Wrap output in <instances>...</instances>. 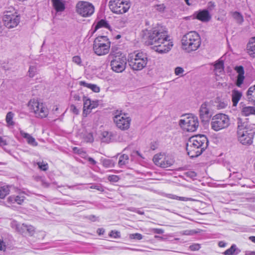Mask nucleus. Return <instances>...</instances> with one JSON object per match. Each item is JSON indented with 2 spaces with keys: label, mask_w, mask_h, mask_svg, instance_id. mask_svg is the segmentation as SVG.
I'll return each instance as SVG.
<instances>
[{
  "label": "nucleus",
  "mask_w": 255,
  "mask_h": 255,
  "mask_svg": "<svg viewBox=\"0 0 255 255\" xmlns=\"http://www.w3.org/2000/svg\"><path fill=\"white\" fill-rule=\"evenodd\" d=\"M149 45H154L153 49L159 53L168 52L173 46L172 42L168 40L166 31L161 26H157L144 32Z\"/></svg>",
  "instance_id": "obj_1"
},
{
  "label": "nucleus",
  "mask_w": 255,
  "mask_h": 255,
  "mask_svg": "<svg viewBox=\"0 0 255 255\" xmlns=\"http://www.w3.org/2000/svg\"><path fill=\"white\" fill-rule=\"evenodd\" d=\"M208 142L207 138L204 135L191 137L186 144L188 155L191 158L198 156L207 147Z\"/></svg>",
  "instance_id": "obj_2"
},
{
  "label": "nucleus",
  "mask_w": 255,
  "mask_h": 255,
  "mask_svg": "<svg viewBox=\"0 0 255 255\" xmlns=\"http://www.w3.org/2000/svg\"><path fill=\"white\" fill-rule=\"evenodd\" d=\"M182 49L189 53L197 50L201 45L200 35L191 31L184 35L181 39Z\"/></svg>",
  "instance_id": "obj_3"
},
{
  "label": "nucleus",
  "mask_w": 255,
  "mask_h": 255,
  "mask_svg": "<svg viewBox=\"0 0 255 255\" xmlns=\"http://www.w3.org/2000/svg\"><path fill=\"white\" fill-rule=\"evenodd\" d=\"M108 58L111 60L110 66L113 71L121 73L125 70L127 59L121 52L115 53L112 48Z\"/></svg>",
  "instance_id": "obj_4"
},
{
  "label": "nucleus",
  "mask_w": 255,
  "mask_h": 255,
  "mask_svg": "<svg viewBox=\"0 0 255 255\" xmlns=\"http://www.w3.org/2000/svg\"><path fill=\"white\" fill-rule=\"evenodd\" d=\"M110 46L111 42L107 36H100L94 40L93 50L98 56L105 55L109 52Z\"/></svg>",
  "instance_id": "obj_5"
},
{
  "label": "nucleus",
  "mask_w": 255,
  "mask_h": 255,
  "mask_svg": "<svg viewBox=\"0 0 255 255\" xmlns=\"http://www.w3.org/2000/svg\"><path fill=\"white\" fill-rule=\"evenodd\" d=\"M130 67L135 71H139L144 68L147 62V57L145 53L138 52L130 56L128 59Z\"/></svg>",
  "instance_id": "obj_6"
},
{
  "label": "nucleus",
  "mask_w": 255,
  "mask_h": 255,
  "mask_svg": "<svg viewBox=\"0 0 255 255\" xmlns=\"http://www.w3.org/2000/svg\"><path fill=\"white\" fill-rule=\"evenodd\" d=\"M230 124L229 117L224 114H218L213 116L210 124L212 129L216 131L227 128Z\"/></svg>",
  "instance_id": "obj_7"
},
{
  "label": "nucleus",
  "mask_w": 255,
  "mask_h": 255,
  "mask_svg": "<svg viewBox=\"0 0 255 255\" xmlns=\"http://www.w3.org/2000/svg\"><path fill=\"white\" fill-rule=\"evenodd\" d=\"M109 6L111 11L116 14L127 12L130 7L129 0H110Z\"/></svg>",
  "instance_id": "obj_8"
},
{
  "label": "nucleus",
  "mask_w": 255,
  "mask_h": 255,
  "mask_svg": "<svg viewBox=\"0 0 255 255\" xmlns=\"http://www.w3.org/2000/svg\"><path fill=\"white\" fill-rule=\"evenodd\" d=\"M214 111L213 101H205L203 103L199 109V116L202 122H208L214 114Z\"/></svg>",
  "instance_id": "obj_9"
},
{
  "label": "nucleus",
  "mask_w": 255,
  "mask_h": 255,
  "mask_svg": "<svg viewBox=\"0 0 255 255\" xmlns=\"http://www.w3.org/2000/svg\"><path fill=\"white\" fill-rule=\"evenodd\" d=\"M4 26L7 28L15 27L20 22V15L14 10L6 11L3 13L2 17Z\"/></svg>",
  "instance_id": "obj_10"
},
{
  "label": "nucleus",
  "mask_w": 255,
  "mask_h": 255,
  "mask_svg": "<svg viewBox=\"0 0 255 255\" xmlns=\"http://www.w3.org/2000/svg\"><path fill=\"white\" fill-rule=\"evenodd\" d=\"M76 12L84 17L91 16L94 12L95 7L92 3L87 1H79L75 6Z\"/></svg>",
  "instance_id": "obj_11"
},
{
  "label": "nucleus",
  "mask_w": 255,
  "mask_h": 255,
  "mask_svg": "<svg viewBox=\"0 0 255 255\" xmlns=\"http://www.w3.org/2000/svg\"><path fill=\"white\" fill-rule=\"evenodd\" d=\"M28 107L37 118H45L48 115V109L44 106L43 103H39L36 100H31L28 103Z\"/></svg>",
  "instance_id": "obj_12"
},
{
  "label": "nucleus",
  "mask_w": 255,
  "mask_h": 255,
  "mask_svg": "<svg viewBox=\"0 0 255 255\" xmlns=\"http://www.w3.org/2000/svg\"><path fill=\"white\" fill-rule=\"evenodd\" d=\"M114 121L119 128L125 130L129 128L131 119L128 114L117 111L114 117Z\"/></svg>",
  "instance_id": "obj_13"
},
{
  "label": "nucleus",
  "mask_w": 255,
  "mask_h": 255,
  "mask_svg": "<svg viewBox=\"0 0 255 255\" xmlns=\"http://www.w3.org/2000/svg\"><path fill=\"white\" fill-rule=\"evenodd\" d=\"M181 127L187 131H195L199 126L198 119L195 116H188L179 121Z\"/></svg>",
  "instance_id": "obj_14"
},
{
  "label": "nucleus",
  "mask_w": 255,
  "mask_h": 255,
  "mask_svg": "<svg viewBox=\"0 0 255 255\" xmlns=\"http://www.w3.org/2000/svg\"><path fill=\"white\" fill-rule=\"evenodd\" d=\"M153 161L155 165L162 168L170 167L174 162V160L171 156L161 153L155 154L153 156Z\"/></svg>",
  "instance_id": "obj_15"
},
{
  "label": "nucleus",
  "mask_w": 255,
  "mask_h": 255,
  "mask_svg": "<svg viewBox=\"0 0 255 255\" xmlns=\"http://www.w3.org/2000/svg\"><path fill=\"white\" fill-rule=\"evenodd\" d=\"M11 227L23 236H32L35 233V228L33 226L25 224H18L15 221L11 223Z\"/></svg>",
  "instance_id": "obj_16"
},
{
  "label": "nucleus",
  "mask_w": 255,
  "mask_h": 255,
  "mask_svg": "<svg viewBox=\"0 0 255 255\" xmlns=\"http://www.w3.org/2000/svg\"><path fill=\"white\" fill-rule=\"evenodd\" d=\"M255 133L252 129L238 132V139L242 144L250 145L253 142Z\"/></svg>",
  "instance_id": "obj_17"
},
{
  "label": "nucleus",
  "mask_w": 255,
  "mask_h": 255,
  "mask_svg": "<svg viewBox=\"0 0 255 255\" xmlns=\"http://www.w3.org/2000/svg\"><path fill=\"white\" fill-rule=\"evenodd\" d=\"M193 18L197 19L203 22L209 21L212 18L211 15L210 14L207 9L199 10L194 13Z\"/></svg>",
  "instance_id": "obj_18"
},
{
  "label": "nucleus",
  "mask_w": 255,
  "mask_h": 255,
  "mask_svg": "<svg viewBox=\"0 0 255 255\" xmlns=\"http://www.w3.org/2000/svg\"><path fill=\"white\" fill-rule=\"evenodd\" d=\"M251 129L250 125L247 119L237 118V132Z\"/></svg>",
  "instance_id": "obj_19"
},
{
  "label": "nucleus",
  "mask_w": 255,
  "mask_h": 255,
  "mask_svg": "<svg viewBox=\"0 0 255 255\" xmlns=\"http://www.w3.org/2000/svg\"><path fill=\"white\" fill-rule=\"evenodd\" d=\"M235 70L238 73L237 80V85L240 87L243 83L244 77V69L242 66H236Z\"/></svg>",
  "instance_id": "obj_20"
},
{
  "label": "nucleus",
  "mask_w": 255,
  "mask_h": 255,
  "mask_svg": "<svg viewBox=\"0 0 255 255\" xmlns=\"http://www.w3.org/2000/svg\"><path fill=\"white\" fill-rule=\"evenodd\" d=\"M20 134L21 136L26 139L27 142L29 144L33 146H36L38 145V143L36 141L35 138L29 133H26L23 130H20Z\"/></svg>",
  "instance_id": "obj_21"
},
{
  "label": "nucleus",
  "mask_w": 255,
  "mask_h": 255,
  "mask_svg": "<svg viewBox=\"0 0 255 255\" xmlns=\"http://www.w3.org/2000/svg\"><path fill=\"white\" fill-rule=\"evenodd\" d=\"M53 6L57 12H62L65 9L64 1L62 0H51Z\"/></svg>",
  "instance_id": "obj_22"
},
{
  "label": "nucleus",
  "mask_w": 255,
  "mask_h": 255,
  "mask_svg": "<svg viewBox=\"0 0 255 255\" xmlns=\"http://www.w3.org/2000/svg\"><path fill=\"white\" fill-rule=\"evenodd\" d=\"M25 197L22 195L10 196L7 198V201L10 203H17L21 205L24 201Z\"/></svg>",
  "instance_id": "obj_23"
},
{
  "label": "nucleus",
  "mask_w": 255,
  "mask_h": 255,
  "mask_svg": "<svg viewBox=\"0 0 255 255\" xmlns=\"http://www.w3.org/2000/svg\"><path fill=\"white\" fill-rule=\"evenodd\" d=\"M79 84L81 86L87 87L92 90L93 92L98 93L100 92V88L96 84L88 83L85 81L79 82Z\"/></svg>",
  "instance_id": "obj_24"
},
{
  "label": "nucleus",
  "mask_w": 255,
  "mask_h": 255,
  "mask_svg": "<svg viewBox=\"0 0 255 255\" xmlns=\"http://www.w3.org/2000/svg\"><path fill=\"white\" fill-rule=\"evenodd\" d=\"M247 98L250 102L255 105V85L251 87L247 92Z\"/></svg>",
  "instance_id": "obj_25"
},
{
  "label": "nucleus",
  "mask_w": 255,
  "mask_h": 255,
  "mask_svg": "<svg viewBox=\"0 0 255 255\" xmlns=\"http://www.w3.org/2000/svg\"><path fill=\"white\" fill-rule=\"evenodd\" d=\"M242 113L245 116H249L251 115H255V107L252 106L244 107L242 110Z\"/></svg>",
  "instance_id": "obj_26"
},
{
  "label": "nucleus",
  "mask_w": 255,
  "mask_h": 255,
  "mask_svg": "<svg viewBox=\"0 0 255 255\" xmlns=\"http://www.w3.org/2000/svg\"><path fill=\"white\" fill-rule=\"evenodd\" d=\"M241 251L238 249L235 245H232L231 247L223 254L224 255H234L238 254Z\"/></svg>",
  "instance_id": "obj_27"
},
{
  "label": "nucleus",
  "mask_w": 255,
  "mask_h": 255,
  "mask_svg": "<svg viewBox=\"0 0 255 255\" xmlns=\"http://www.w3.org/2000/svg\"><path fill=\"white\" fill-rule=\"evenodd\" d=\"M214 71L217 75H219L224 71V63L219 61L214 64Z\"/></svg>",
  "instance_id": "obj_28"
},
{
  "label": "nucleus",
  "mask_w": 255,
  "mask_h": 255,
  "mask_svg": "<svg viewBox=\"0 0 255 255\" xmlns=\"http://www.w3.org/2000/svg\"><path fill=\"white\" fill-rule=\"evenodd\" d=\"M242 96V93L237 90L232 92V102L233 106H236Z\"/></svg>",
  "instance_id": "obj_29"
},
{
  "label": "nucleus",
  "mask_w": 255,
  "mask_h": 255,
  "mask_svg": "<svg viewBox=\"0 0 255 255\" xmlns=\"http://www.w3.org/2000/svg\"><path fill=\"white\" fill-rule=\"evenodd\" d=\"M231 14L233 18L236 21L237 23L239 24H242L243 23L244 19L243 16L241 13L238 11H234L231 12Z\"/></svg>",
  "instance_id": "obj_30"
},
{
  "label": "nucleus",
  "mask_w": 255,
  "mask_h": 255,
  "mask_svg": "<svg viewBox=\"0 0 255 255\" xmlns=\"http://www.w3.org/2000/svg\"><path fill=\"white\" fill-rule=\"evenodd\" d=\"M129 157L127 154H124L120 156L118 162L119 167H122L124 165L127 164L128 163Z\"/></svg>",
  "instance_id": "obj_31"
},
{
  "label": "nucleus",
  "mask_w": 255,
  "mask_h": 255,
  "mask_svg": "<svg viewBox=\"0 0 255 255\" xmlns=\"http://www.w3.org/2000/svg\"><path fill=\"white\" fill-rule=\"evenodd\" d=\"M102 135V139L103 142H110L112 141L113 136L111 132L105 131L103 132Z\"/></svg>",
  "instance_id": "obj_32"
},
{
  "label": "nucleus",
  "mask_w": 255,
  "mask_h": 255,
  "mask_svg": "<svg viewBox=\"0 0 255 255\" xmlns=\"http://www.w3.org/2000/svg\"><path fill=\"white\" fill-rule=\"evenodd\" d=\"M101 27H105L108 29H110V26L108 23L107 21L105 19H101L97 22L95 26V30Z\"/></svg>",
  "instance_id": "obj_33"
},
{
  "label": "nucleus",
  "mask_w": 255,
  "mask_h": 255,
  "mask_svg": "<svg viewBox=\"0 0 255 255\" xmlns=\"http://www.w3.org/2000/svg\"><path fill=\"white\" fill-rule=\"evenodd\" d=\"M166 197L170 199H176V200H180V201H183L193 200V199L191 198L179 197V196H177L175 195H173V194H167Z\"/></svg>",
  "instance_id": "obj_34"
},
{
  "label": "nucleus",
  "mask_w": 255,
  "mask_h": 255,
  "mask_svg": "<svg viewBox=\"0 0 255 255\" xmlns=\"http://www.w3.org/2000/svg\"><path fill=\"white\" fill-rule=\"evenodd\" d=\"M9 187L8 186H3L0 187V198H4L9 194Z\"/></svg>",
  "instance_id": "obj_35"
},
{
  "label": "nucleus",
  "mask_w": 255,
  "mask_h": 255,
  "mask_svg": "<svg viewBox=\"0 0 255 255\" xmlns=\"http://www.w3.org/2000/svg\"><path fill=\"white\" fill-rule=\"evenodd\" d=\"M102 164L106 168H110L114 167L115 163L113 160L105 158L102 160Z\"/></svg>",
  "instance_id": "obj_36"
},
{
  "label": "nucleus",
  "mask_w": 255,
  "mask_h": 255,
  "mask_svg": "<svg viewBox=\"0 0 255 255\" xmlns=\"http://www.w3.org/2000/svg\"><path fill=\"white\" fill-rule=\"evenodd\" d=\"M248 53L253 57H255V42H250L248 45Z\"/></svg>",
  "instance_id": "obj_37"
},
{
  "label": "nucleus",
  "mask_w": 255,
  "mask_h": 255,
  "mask_svg": "<svg viewBox=\"0 0 255 255\" xmlns=\"http://www.w3.org/2000/svg\"><path fill=\"white\" fill-rule=\"evenodd\" d=\"M37 72V66L36 65H30L29 66V70L28 71L29 77L31 78L33 77L36 74Z\"/></svg>",
  "instance_id": "obj_38"
},
{
  "label": "nucleus",
  "mask_w": 255,
  "mask_h": 255,
  "mask_svg": "<svg viewBox=\"0 0 255 255\" xmlns=\"http://www.w3.org/2000/svg\"><path fill=\"white\" fill-rule=\"evenodd\" d=\"M83 101H84V111H85L86 109L91 110V103L92 101L87 98L86 97L84 96L83 97Z\"/></svg>",
  "instance_id": "obj_39"
},
{
  "label": "nucleus",
  "mask_w": 255,
  "mask_h": 255,
  "mask_svg": "<svg viewBox=\"0 0 255 255\" xmlns=\"http://www.w3.org/2000/svg\"><path fill=\"white\" fill-rule=\"evenodd\" d=\"M13 115L14 114L11 112H9L6 116L5 120L8 126L14 125V122L12 120Z\"/></svg>",
  "instance_id": "obj_40"
},
{
  "label": "nucleus",
  "mask_w": 255,
  "mask_h": 255,
  "mask_svg": "<svg viewBox=\"0 0 255 255\" xmlns=\"http://www.w3.org/2000/svg\"><path fill=\"white\" fill-rule=\"evenodd\" d=\"M109 236L114 239H119L121 237V233L118 231L112 230L109 233Z\"/></svg>",
  "instance_id": "obj_41"
},
{
  "label": "nucleus",
  "mask_w": 255,
  "mask_h": 255,
  "mask_svg": "<svg viewBox=\"0 0 255 255\" xmlns=\"http://www.w3.org/2000/svg\"><path fill=\"white\" fill-rule=\"evenodd\" d=\"M84 140L87 142H92L94 141V137L92 133H87L84 137Z\"/></svg>",
  "instance_id": "obj_42"
},
{
  "label": "nucleus",
  "mask_w": 255,
  "mask_h": 255,
  "mask_svg": "<svg viewBox=\"0 0 255 255\" xmlns=\"http://www.w3.org/2000/svg\"><path fill=\"white\" fill-rule=\"evenodd\" d=\"M129 238L131 239L140 240L142 239V236L139 233L132 234L129 235Z\"/></svg>",
  "instance_id": "obj_43"
},
{
  "label": "nucleus",
  "mask_w": 255,
  "mask_h": 255,
  "mask_svg": "<svg viewBox=\"0 0 255 255\" xmlns=\"http://www.w3.org/2000/svg\"><path fill=\"white\" fill-rule=\"evenodd\" d=\"M108 179L109 180V181H110V182H118L119 179H120V178L117 175H109L108 177Z\"/></svg>",
  "instance_id": "obj_44"
},
{
  "label": "nucleus",
  "mask_w": 255,
  "mask_h": 255,
  "mask_svg": "<svg viewBox=\"0 0 255 255\" xmlns=\"http://www.w3.org/2000/svg\"><path fill=\"white\" fill-rule=\"evenodd\" d=\"M228 105V104L226 102L224 101H219L218 104L217 105V108L218 109H223L225 108Z\"/></svg>",
  "instance_id": "obj_45"
},
{
  "label": "nucleus",
  "mask_w": 255,
  "mask_h": 255,
  "mask_svg": "<svg viewBox=\"0 0 255 255\" xmlns=\"http://www.w3.org/2000/svg\"><path fill=\"white\" fill-rule=\"evenodd\" d=\"M184 70L183 68L181 67H177L175 69V74L177 76H181L183 73Z\"/></svg>",
  "instance_id": "obj_46"
},
{
  "label": "nucleus",
  "mask_w": 255,
  "mask_h": 255,
  "mask_svg": "<svg viewBox=\"0 0 255 255\" xmlns=\"http://www.w3.org/2000/svg\"><path fill=\"white\" fill-rule=\"evenodd\" d=\"M72 61L77 65H81L82 61L80 56H75L72 58Z\"/></svg>",
  "instance_id": "obj_47"
},
{
  "label": "nucleus",
  "mask_w": 255,
  "mask_h": 255,
  "mask_svg": "<svg viewBox=\"0 0 255 255\" xmlns=\"http://www.w3.org/2000/svg\"><path fill=\"white\" fill-rule=\"evenodd\" d=\"M189 249L192 251H198L200 249V245L198 244H194L189 246Z\"/></svg>",
  "instance_id": "obj_48"
},
{
  "label": "nucleus",
  "mask_w": 255,
  "mask_h": 255,
  "mask_svg": "<svg viewBox=\"0 0 255 255\" xmlns=\"http://www.w3.org/2000/svg\"><path fill=\"white\" fill-rule=\"evenodd\" d=\"M187 177H188L190 178H195L197 174L194 171H189L185 173L184 174Z\"/></svg>",
  "instance_id": "obj_49"
},
{
  "label": "nucleus",
  "mask_w": 255,
  "mask_h": 255,
  "mask_svg": "<svg viewBox=\"0 0 255 255\" xmlns=\"http://www.w3.org/2000/svg\"><path fill=\"white\" fill-rule=\"evenodd\" d=\"M154 8L155 10L159 12H162L164 10L165 6L163 4H160L154 5Z\"/></svg>",
  "instance_id": "obj_50"
},
{
  "label": "nucleus",
  "mask_w": 255,
  "mask_h": 255,
  "mask_svg": "<svg viewBox=\"0 0 255 255\" xmlns=\"http://www.w3.org/2000/svg\"><path fill=\"white\" fill-rule=\"evenodd\" d=\"M39 168L43 171H46L48 169V164L43 163V162H38V163Z\"/></svg>",
  "instance_id": "obj_51"
},
{
  "label": "nucleus",
  "mask_w": 255,
  "mask_h": 255,
  "mask_svg": "<svg viewBox=\"0 0 255 255\" xmlns=\"http://www.w3.org/2000/svg\"><path fill=\"white\" fill-rule=\"evenodd\" d=\"M91 189H95L100 192H104V187L101 186V185H92L90 187Z\"/></svg>",
  "instance_id": "obj_52"
},
{
  "label": "nucleus",
  "mask_w": 255,
  "mask_h": 255,
  "mask_svg": "<svg viewBox=\"0 0 255 255\" xmlns=\"http://www.w3.org/2000/svg\"><path fill=\"white\" fill-rule=\"evenodd\" d=\"M151 231L153 233L157 234H162L164 233V230L161 229L153 228Z\"/></svg>",
  "instance_id": "obj_53"
},
{
  "label": "nucleus",
  "mask_w": 255,
  "mask_h": 255,
  "mask_svg": "<svg viewBox=\"0 0 255 255\" xmlns=\"http://www.w3.org/2000/svg\"><path fill=\"white\" fill-rule=\"evenodd\" d=\"M70 111L75 115H78L79 114V110L74 105H71Z\"/></svg>",
  "instance_id": "obj_54"
},
{
  "label": "nucleus",
  "mask_w": 255,
  "mask_h": 255,
  "mask_svg": "<svg viewBox=\"0 0 255 255\" xmlns=\"http://www.w3.org/2000/svg\"><path fill=\"white\" fill-rule=\"evenodd\" d=\"M215 3L212 2V1H210L208 2V10L209 11H212L215 7Z\"/></svg>",
  "instance_id": "obj_55"
},
{
  "label": "nucleus",
  "mask_w": 255,
  "mask_h": 255,
  "mask_svg": "<svg viewBox=\"0 0 255 255\" xmlns=\"http://www.w3.org/2000/svg\"><path fill=\"white\" fill-rule=\"evenodd\" d=\"M6 249V245L2 239H0V250L4 251Z\"/></svg>",
  "instance_id": "obj_56"
},
{
  "label": "nucleus",
  "mask_w": 255,
  "mask_h": 255,
  "mask_svg": "<svg viewBox=\"0 0 255 255\" xmlns=\"http://www.w3.org/2000/svg\"><path fill=\"white\" fill-rule=\"evenodd\" d=\"M7 145L6 141L2 137L0 136V146L3 147L4 145Z\"/></svg>",
  "instance_id": "obj_57"
},
{
  "label": "nucleus",
  "mask_w": 255,
  "mask_h": 255,
  "mask_svg": "<svg viewBox=\"0 0 255 255\" xmlns=\"http://www.w3.org/2000/svg\"><path fill=\"white\" fill-rule=\"evenodd\" d=\"M87 160L91 164L93 165H95L97 163V162L92 157H87Z\"/></svg>",
  "instance_id": "obj_58"
},
{
  "label": "nucleus",
  "mask_w": 255,
  "mask_h": 255,
  "mask_svg": "<svg viewBox=\"0 0 255 255\" xmlns=\"http://www.w3.org/2000/svg\"><path fill=\"white\" fill-rule=\"evenodd\" d=\"M98 106V103L97 101H92L91 110L96 108Z\"/></svg>",
  "instance_id": "obj_59"
},
{
  "label": "nucleus",
  "mask_w": 255,
  "mask_h": 255,
  "mask_svg": "<svg viewBox=\"0 0 255 255\" xmlns=\"http://www.w3.org/2000/svg\"><path fill=\"white\" fill-rule=\"evenodd\" d=\"M218 245L220 247H225L226 246V244L223 241H220L219 242Z\"/></svg>",
  "instance_id": "obj_60"
},
{
  "label": "nucleus",
  "mask_w": 255,
  "mask_h": 255,
  "mask_svg": "<svg viewBox=\"0 0 255 255\" xmlns=\"http://www.w3.org/2000/svg\"><path fill=\"white\" fill-rule=\"evenodd\" d=\"M104 232H105V231L103 229H98L97 230V233L99 235L103 234L104 233Z\"/></svg>",
  "instance_id": "obj_61"
},
{
  "label": "nucleus",
  "mask_w": 255,
  "mask_h": 255,
  "mask_svg": "<svg viewBox=\"0 0 255 255\" xmlns=\"http://www.w3.org/2000/svg\"><path fill=\"white\" fill-rule=\"evenodd\" d=\"M4 29V28L3 26L2 25L1 22L0 21V34H1L2 33Z\"/></svg>",
  "instance_id": "obj_62"
},
{
  "label": "nucleus",
  "mask_w": 255,
  "mask_h": 255,
  "mask_svg": "<svg viewBox=\"0 0 255 255\" xmlns=\"http://www.w3.org/2000/svg\"><path fill=\"white\" fill-rule=\"evenodd\" d=\"M74 99L76 101H80V97L78 95H75L73 97Z\"/></svg>",
  "instance_id": "obj_63"
},
{
  "label": "nucleus",
  "mask_w": 255,
  "mask_h": 255,
  "mask_svg": "<svg viewBox=\"0 0 255 255\" xmlns=\"http://www.w3.org/2000/svg\"><path fill=\"white\" fill-rule=\"evenodd\" d=\"M249 239L252 242L255 243V236H251V237H250Z\"/></svg>",
  "instance_id": "obj_64"
}]
</instances>
